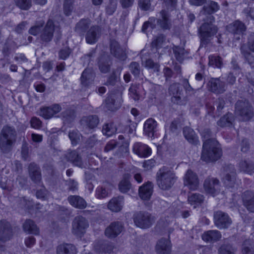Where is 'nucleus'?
I'll return each mask as SVG.
<instances>
[{
    "mask_svg": "<svg viewBox=\"0 0 254 254\" xmlns=\"http://www.w3.org/2000/svg\"><path fill=\"white\" fill-rule=\"evenodd\" d=\"M222 154L219 142L215 139H208L203 141L201 159L206 162L216 161Z\"/></svg>",
    "mask_w": 254,
    "mask_h": 254,
    "instance_id": "f257e3e1",
    "label": "nucleus"
},
{
    "mask_svg": "<svg viewBox=\"0 0 254 254\" xmlns=\"http://www.w3.org/2000/svg\"><path fill=\"white\" fill-rule=\"evenodd\" d=\"M17 132L13 127L6 125L0 132V149L3 153L10 151L16 139Z\"/></svg>",
    "mask_w": 254,
    "mask_h": 254,
    "instance_id": "f03ea898",
    "label": "nucleus"
},
{
    "mask_svg": "<svg viewBox=\"0 0 254 254\" xmlns=\"http://www.w3.org/2000/svg\"><path fill=\"white\" fill-rule=\"evenodd\" d=\"M176 179L175 173L166 166L161 168L156 174L157 185L162 190L170 189L174 185Z\"/></svg>",
    "mask_w": 254,
    "mask_h": 254,
    "instance_id": "7ed1b4c3",
    "label": "nucleus"
},
{
    "mask_svg": "<svg viewBox=\"0 0 254 254\" xmlns=\"http://www.w3.org/2000/svg\"><path fill=\"white\" fill-rule=\"evenodd\" d=\"M203 21L204 23L199 29L201 45L207 44L210 40V38L218 31L217 27L213 24L214 22H209L206 18H203Z\"/></svg>",
    "mask_w": 254,
    "mask_h": 254,
    "instance_id": "20e7f679",
    "label": "nucleus"
},
{
    "mask_svg": "<svg viewBox=\"0 0 254 254\" xmlns=\"http://www.w3.org/2000/svg\"><path fill=\"white\" fill-rule=\"evenodd\" d=\"M133 220L137 227L141 229H147L155 222V218L148 212L138 211L133 214Z\"/></svg>",
    "mask_w": 254,
    "mask_h": 254,
    "instance_id": "39448f33",
    "label": "nucleus"
},
{
    "mask_svg": "<svg viewBox=\"0 0 254 254\" xmlns=\"http://www.w3.org/2000/svg\"><path fill=\"white\" fill-rule=\"evenodd\" d=\"M235 113L243 121L250 120L253 116L252 106L247 101H237L235 104Z\"/></svg>",
    "mask_w": 254,
    "mask_h": 254,
    "instance_id": "423d86ee",
    "label": "nucleus"
},
{
    "mask_svg": "<svg viewBox=\"0 0 254 254\" xmlns=\"http://www.w3.org/2000/svg\"><path fill=\"white\" fill-rule=\"evenodd\" d=\"M169 93L172 96L171 101L173 103L180 105L187 103V99L183 96L182 88L179 83L172 84L169 88Z\"/></svg>",
    "mask_w": 254,
    "mask_h": 254,
    "instance_id": "0eeeda50",
    "label": "nucleus"
},
{
    "mask_svg": "<svg viewBox=\"0 0 254 254\" xmlns=\"http://www.w3.org/2000/svg\"><path fill=\"white\" fill-rule=\"evenodd\" d=\"M205 3L200 12V14L205 16L204 18L206 20L214 22L215 18L212 14L220 9V5L217 2L211 0H206Z\"/></svg>",
    "mask_w": 254,
    "mask_h": 254,
    "instance_id": "6e6552de",
    "label": "nucleus"
},
{
    "mask_svg": "<svg viewBox=\"0 0 254 254\" xmlns=\"http://www.w3.org/2000/svg\"><path fill=\"white\" fill-rule=\"evenodd\" d=\"M184 184L190 190H194L197 189L199 182L197 175L191 170H188L184 177Z\"/></svg>",
    "mask_w": 254,
    "mask_h": 254,
    "instance_id": "1a4fd4ad",
    "label": "nucleus"
},
{
    "mask_svg": "<svg viewBox=\"0 0 254 254\" xmlns=\"http://www.w3.org/2000/svg\"><path fill=\"white\" fill-rule=\"evenodd\" d=\"M220 182L215 178L208 177L203 183V188L207 193L214 196L219 191Z\"/></svg>",
    "mask_w": 254,
    "mask_h": 254,
    "instance_id": "9d476101",
    "label": "nucleus"
},
{
    "mask_svg": "<svg viewBox=\"0 0 254 254\" xmlns=\"http://www.w3.org/2000/svg\"><path fill=\"white\" fill-rule=\"evenodd\" d=\"M88 226V221L84 217L77 216L72 222L73 233L77 236H80L85 233Z\"/></svg>",
    "mask_w": 254,
    "mask_h": 254,
    "instance_id": "9b49d317",
    "label": "nucleus"
},
{
    "mask_svg": "<svg viewBox=\"0 0 254 254\" xmlns=\"http://www.w3.org/2000/svg\"><path fill=\"white\" fill-rule=\"evenodd\" d=\"M215 225L219 229L228 228L232 223L228 214L221 211H218L214 214Z\"/></svg>",
    "mask_w": 254,
    "mask_h": 254,
    "instance_id": "f8f14e48",
    "label": "nucleus"
},
{
    "mask_svg": "<svg viewBox=\"0 0 254 254\" xmlns=\"http://www.w3.org/2000/svg\"><path fill=\"white\" fill-rule=\"evenodd\" d=\"M55 26L54 21L49 19L43 27L40 38L43 42L48 43L52 41L55 31Z\"/></svg>",
    "mask_w": 254,
    "mask_h": 254,
    "instance_id": "ddd939ff",
    "label": "nucleus"
},
{
    "mask_svg": "<svg viewBox=\"0 0 254 254\" xmlns=\"http://www.w3.org/2000/svg\"><path fill=\"white\" fill-rule=\"evenodd\" d=\"M226 174L223 182L227 187H234L236 182V173L234 165H228L225 169Z\"/></svg>",
    "mask_w": 254,
    "mask_h": 254,
    "instance_id": "4468645a",
    "label": "nucleus"
},
{
    "mask_svg": "<svg viewBox=\"0 0 254 254\" xmlns=\"http://www.w3.org/2000/svg\"><path fill=\"white\" fill-rule=\"evenodd\" d=\"M124 224L120 221H115L106 229L105 231V235L109 238H116L123 231Z\"/></svg>",
    "mask_w": 254,
    "mask_h": 254,
    "instance_id": "2eb2a0df",
    "label": "nucleus"
},
{
    "mask_svg": "<svg viewBox=\"0 0 254 254\" xmlns=\"http://www.w3.org/2000/svg\"><path fill=\"white\" fill-rule=\"evenodd\" d=\"M209 89L211 92L220 94L224 93L226 90L227 85L219 78H211L208 82Z\"/></svg>",
    "mask_w": 254,
    "mask_h": 254,
    "instance_id": "dca6fc26",
    "label": "nucleus"
},
{
    "mask_svg": "<svg viewBox=\"0 0 254 254\" xmlns=\"http://www.w3.org/2000/svg\"><path fill=\"white\" fill-rule=\"evenodd\" d=\"M160 17L157 19L158 26L164 30H169L172 27V22L170 15L166 9H162L160 11Z\"/></svg>",
    "mask_w": 254,
    "mask_h": 254,
    "instance_id": "f3484780",
    "label": "nucleus"
},
{
    "mask_svg": "<svg viewBox=\"0 0 254 254\" xmlns=\"http://www.w3.org/2000/svg\"><path fill=\"white\" fill-rule=\"evenodd\" d=\"M101 35V28L97 25L92 26L87 31L85 35L86 41L89 44H95L97 42Z\"/></svg>",
    "mask_w": 254,
    "mask_h": 254,
    "instance_id": "a211bd4d",
    "label": "nucleus"
},
{
    "mask_svg": "<svg viewBox=\"0 0 254 254\" xmlns=\"http://www.w3.org/2000/svg\"><path fill=\"white\" fill-rule=\"evenodd\" d=\"M62 108L59 104H55L51 107H44L40 108L39 115L46 119L53 117L61 111Z\"/></svg>",
    "mask_w": 254,
    "mask_h": 254,
    "instance_id": "6ab92c4d",
    "label": "nucleus"
},
{
    "mask_svg": "<svg viewBox=\"0 0 254 254\" xmlns=\"http://www.w3.org/2000/svg\"><path fill=\"white\" fill-rule=\"evenodd\" d=\"M110 51L114 57L121 61H124L127 58L125 51L121 47L119 43L114 40L111 41Z\"/></svg>",
    "mask_w": 254,
    "mask_h": 254,
    "instance_id": "aec40b11",
    "label": "nucleus"
},
{
    "mask_svg": "<svg viewBox=\"0 0 254 254\" xmlns=\"http://www.w3.org/2000/svg\"><path fill=\"white\" fill-rule=\"evenodd\" d=\"M171 249V241L165 238L159 240L155 246L156 251L158 254H170Z\"/></svg>",
    "mask_w": 254,
    "mask_h": 254,
    "instance_id": "412c9836",
    "label": "nucleus"
},
{
    "mask_svg": "<svg viewBox=\"0 0 254 254\" xmlns=\"http://www.w3.org/2000/svg\"><path fill=\"white\" fill-rule=\"evenodd\" d=\"M12 235L10 224L5 221H0V241L3 242L9 240Z\"/></svg>",
    "mask_w": 254,
    "mask_h": 254,
    "instance_id": "4be33fe9",
    "label": "nucleus"
},
{
    "mask_svg": "<svg viewBox=\"0 0 254 254\" xmlns=\"http://www.w3.org/2000/svg\"><path fill=\"white\" fill-rule=\"evenodd\" d=\"M242 197L244 206L249 211L254 212V191H245Z\"/></svg>",
    "mask_w": 254,
    "mask_h": 254,
    "instance_id": "5701e85b",
    "label": "nucleus"
},
{
    "mask_svg": "<svg viewBox=\"0 0 254 254\" xmlns=\"http://www.w3.org/2000/svg\"><path fill=\"white\" fill-rule=\"evenodd\" d=\"M157 123L154 119L152 118L147 119L144 124V133L148 137L153 138L155 133L157 131Z\"/></svg>",
    "mask_w": 254,
    "mask_h": 254,
    "instance_id": "b1692460",
    "label": "nucleus"
},
{
    "mask_svg": "<svg viewBox=\"0 0 254 254\" xmlns=\"http://www.w3.org/2000/svg\"><path fill=\"white\" fill-rule=\"evenodd\" d=\"M29 174L32 181L40 185L41 183V173L40 167L35 163H31L29 165Z\"/></svg>",
    "mask_w": 254,
    "mask_h": 254,
    "instance_id": "393cba45",
    "label": "nucleus"
},
{
    "mask_svg": "<svg viewBox=\"0 0 254 254\" xmlns=\"http://www.w3.org/2000/svg\"><path fill=\"white\" fill-rule=\"evenodd\" d=\"M133 151L138 156L143 158L147 157L151 153V148L147 145L141 142L134 143Z\"/></svg>",
    "mask_w": 254,
    "mask_h": 254,
    "instance_id": "a878e982",
    "label": "nucleus"
},
{
    "mask_svg": "<svg viewBox=\"0 0 254 254\" xmlns=\"http://www.w3.org/2000/svg\"><path fill=\"white\" fill-rule=\"evenodd\" d=\"M227 30L234 34L242 35L246 31V27L244 23L240 20H236L227 26Z\"/></svg>",
    "mask_w": 254,
    "mask_h": 254,
    "instance_id": "bb28decb",
    "label": "nucleus"
},
{
    "mask_svg": "<svg viewBox=\"0 0 254 254\" xmlns=\"http://www.w3.org/2000/svg\"><path fill=\"white\" fill-rule=\"evenodd\" d=\"M124 198L123 196L113 197L109 201L108 208L113 212H118L120 211L124 205Z\"/></svg>",
    "mask_w": 254,
    "mask_h": 254,
    "instance_id": "cd10ccee",
    "label": "nucleus"
},
{
    "mask_svg": "<svg viewBox=\"0 0 254 254\" xmlns=\"http://www.w3.org/2000/svg\"><path fill=\"white\" fill-rule=\"evenodd\" d=\"M67 201L72 206L77 209H83L87 206L85 199L79 195H69L67 197Z\"/></svg>",
    "mask_w": 254,
    "mask_h": 254,
    "instance_id": "c85d7f7f",
    "label": "nucleus"
},
{
    "mask_svg": "<svg viewBox=\"0 0 254 254\" xmlns=\"http://www.w3.org/2000/svg\"><path fill=\"white\" fill-rule=\"evenodd\" d=\"M66 157L68 161L72 163L73 165L81 168L84 167L81 157L77 151H69L67 152Z\"/></svg>",
    "mask_w": 254,
    "mask_h": 254,
    "instance_id": "c756f323",
    "label": "nucleus"
},
{
    "mask_svg": "<svg viewBox=\"0 0 254 254\" xmlns=\"http://www.w3.org/2000/svg\"><path fill=\"white\" fill-rule=\"evenodd\" d=\"M235 117L231 113H227L217 121V124L221 127H232L234 126Z\"/></svg>",
    "mask_w": 254,
    "mask_h": 254,
    "instance_id": "7c9ffc66",
    "label": "nucleus"
},
{
    "mask_svg": "<svg viewBox=\"0 0 254 254\" xmlns=\"http://www.w3.org/2000/svg\"><path fill=\"white\" fill-rule=\"evenodd\" d=\"M153 185L148 183L141 186L139 189V195L143 200H149L152 194Z\"/></svg>",
    "mask_w": 254,
    "mask_h": 254,
    "instance_id": "2f4dec72",
    "label": "nucleus"
},
{
    "mask_svg": "<svg viewBox=\"0 0 254 254\" xmlns=\"http://www.w3.org/2000/svg\"><path fill=\"white\" fill-rule=\"evenodd\" d=\"M120 97L119 94H111L105 100V108L109 111H114L117 110L119 105L117 101Z\"/></svg>",
    "mask_w": 254,
    "mask_h": 254,
    "instance_id": "473e14b6",
    "label": "nucleus"
},
{
    "mask_svg": "<svg viewBox=\"0 0 254 254\" xmlns=\"http://www.w3.org/2000/svg\"><path fill=\"white\" fill-rule=\"evenodd\" d=\"M95 75L92 70L89 68L85 69L81 74L80 77L81 84L85 87L91 84L94 79Z\"/></svg>",
    "mask_w": 254,
    "mask_h": 254,
    "instance_id": "72a5a7b5",
    "label": "nucleus"
},
{
    "mask_svg": "<svg viewBox=\"0 0 254 254\" xmlns=\"http://www.w3.org/2000/svg\"><path fill=\"white\" fill-rule=\"evenodd\" d=\"M77 252L75 246L71 244L64 243L57 248V254H76Z\"/></svg>",
    "mask_w": 254,
    "mask_h": 254,
    "instance_id": "f704fd0d",
    "label": "nucleus"
},
{
    "mask_svg": "<svg viewBox=\"0 0 254 254\" xmlns=\"http://www.w3.org/2000/svg\"><path fill=\"white\" fill-rule=\"evenodd\" d=\"M113 245L106 241H99L94 245V249L98 253H109L113 249Z\"/></svg>",
    "mask_w": 254,
    "mask_h": 254,
    "instance_id": "c9c22d12",
    "label": "nucleus"
},
{
    "mask_svg": "<svg viewBox=\"0 0 254 254\" xmlns=\"http://www.w3.org/2000/svg\"><path fill=\"white\" fill-rule=\"evenodd\" d=\"M221 238V234L218 230H209L205 232L202 235V239L206 242L213 243Z\"/></svg>",
    "mask_w": 254,
    "mask_h": 254,
    "instance_id": "e433bc0d",
    "label": "nucleus"
},
{
    "mask_svg": "<svg viewBox=\"0 0 254 254\" xmlns=\"http://www.w3.org/2000/svg\"><path fill=\"white\" fill-rule=\"evenodd\" d=\"M183 134L185 138L191 144L197 145L199 144L197 136L194 130L191 128L186 127L183 128Z\"/></svg>",
    "mask_w": 254,
    "mask_h": 254,
    "instance_id": "4c0bfd02",
    "label": "nucleus"
},
{
    "mask_svg": "<svg viewBox=\"0 0 254 254\" xmlns=\"http://www.w3.org/2000/svg\"><path fill=\"white\" fill-rule=\"evenodd\" d=\"M81 124L87 127L93 129L96 127L99 124V119L96 115L83 117L81 120Z\"/></svg>",
    "mask_w": 254,
    "mask_h": 254,
    "instance_id": "58836bf2",
    "label": "nucleus"
},
{
    "mask_svg": "<svg viewBox=\"0 0 254 254\" xmlns=\"http://www.w3.org/2000/svg\"><path fill=\"white\" fill-rule=\"evenodd\" d=\"M238 169L240 172L252 175L254 173V163L249 160H241L238 164Z\"/></svg>",
    "mask_w": 254,
    "mask_h": 254,
    "instance_id": "ea45409f",
    "label": "nucleus"
},
{
    "mask_svg": "<svg viewBox=\"0 0 254 254\" xmlns=\"http://www.w3.org/2000/svg\"><path fill=\"white\" fill-rule=\"evenodd\" d=\"M61 117L64 124H70L75 119V112L73 109L68 108L61 113Z\"/></svg>",
    "mask_w": 254,
    "mask_h": 254,
    "instance_id": "a19ab883",
    "label": "nucleus"
},
{
    "mask_svg": "<svg viewBox=\"0 0 254 254\" xmlns=\"http://www.w3.org/2000/svg\"><path fill=\"white\" fill-rule=\"evenodd\" d=\"M23 229L24 232L29 234L38 235L39 233V229L34 222L31 219H27L23 224Z\"/></svg>",
    "mask_w": 254,
    "mask_h": 254,
    "instance_id": "79ce46f5",
    "label": "nucleus"
},
{
    "mask_svg": "<svg viewBox=\"0 0 254 254\" xmlns=\"http://www.w3.org/2000/svg\"><path fill=\"white\" fill-rule=\"evenodd\" d=\"M204 198L203 195L199 193H190L188 195V200L190 204L193 205L195 208L203 202Z\"/></svg>",
    "mask_w": 254,
    "mask_h": 254,
    "instance_id": "37998d69",
    "label": "nucleus"
},
{
    "mask_svg": "<svg viewBox=\"0 0 254 254\" xmlns=\"http://www.w3.org/2000/svg\"><path fill=\"white\" fill-rule=\"evenodd\" d=\"M89 25L90 22L89 20L81 19L76 24L75 30L80 36H83L88 29Z\"/></svg>",
    "mask_w": 254,
    "mask_h": 254,
    "instance_id": "c03bdc74",
    "label": "nucleus"
},
{
    "mask_svg": "<svg viewBox=\"0 0 254 254\" xmlns=\"http://www.w3.org/2000/svg\"><path fill=\"white\" fill-rule=\"evenodd\" d=\"M108 58L102 56L99 60L98 66L100 71L103 73H107L110 69V64Z\"/></svg>",
    "mask_w": 254,
    "mask_h": 254,
    "instance_id": "a18cd8bd",
    "label": "nucleus"
},
{
    "mask_svg": "<svg viewBox=\"0 0 254 254\" xmlns=\"http://www.w3.org/2000/svg\"><path fill=\"white\" fill-rule=\"evenodd\" d=\"M131 184L129 181V175H125L119 184V189L123 193L127 192L130 189Z\"/></svg>",
    "mask_w": 254,
    "mask_h": 254,
    "instance_id": "49530a36",
    "label": "nucleus"
},
{
    "mask_svg": "<svg viewBox=\"0 0 254 254\" xmlns=\"http://www.w3.org/2000/svg\"><path fill=\"white\" fill-rule=\"evenodd\" d=\"M45 22L43 20L36 21L33 26L29 30V33L33 36H36L39 34H41V32L44 27Z\"/></svg>",
    "mask_w": 254,
    "mask_h": 254,
    "instance_id": "de8ad7c7",
    "label": "nucleus"
},
{
    "mask_svg": "<svg viewBox=\"0 0 254 254\" xmlns=\"http://www.w3.org/2000/svg\"><path fill=\"white\" fill-rule=\"evenodd\" d=\"M117 130L116 126L113 123L105 124L102 127L103 133L108 136H110L115 133Z\"/></svg>",
    "mask_w": 254,
    "mask_h": 254,
    "instance_id": "09e8293b",
    "label": "nucleus"
},
{
    "mask_svg": "<svg viewBox=\"0 0 254 254\" xmlns=\"http://www.w3.org/2000/svg\"><path fill=\"white\" fill-rule=\"evenodd\" d=\"M82 135L76 129L70 131L68 133V137L72 145H76L80 141Z\"/></svg>",
    "mask_w": 254,
    "mask_h": 254,
    "instance_id": "8fccbe9b",
    "label": "nucleus"
},
{
    "mask_svg": "<svg viewBox=\"0 0 254 254\" xmlns=\"http://www.w3.org/2000/svg\"><path fill=\"white\" fill-rule=\"evenodd\" d=\"M163 9L167 11H173L175 10L177 5L178 0H162Z\"/></svg>",
    "mask_w": 254,
    "mask_h": 254,
    "instance_id": "3c124183",
    "label": "nucleus"
},
{
    "mask_svg": "<svg viewBox=\"0 0 254 254\" xmlns=\"http://www.w3.org/2000/svg\"><path fill=\"white\" fill-rule=\"evenodd\" d=\"M173 50L177 60L182 62L186 54L185 49L179 46H174Z\"/></svg>",
    "mask_w": 254,
    "mask_h": 254,
    "instance_id": "603ef678",
    "label": "nucleus"
},
{
    "mask_svg": "<svg viewBox=\"0 0 254 254\" xmlns=\"http://www.w3.org/2000/svg\"><path fill=\"white\" fill-rule=\"evenodd\" d=\"M223 64L222 58L218 56H210L209 57V65L218 68H220Z\"/></svg>",
    "mask_w": 254,
    "mask_h": 254,
    "instance_id": "864d4df0",
    "label": "nucleus"
},
{
    "mask_svg": "<svg viewBox=\"0 0 254 254\" xmlns=\"http://www.w3.org/2000/svg\"><path fill=\"white\" fill-rule=\"evenodd\" d=\"M241 52L249 64H251L254 63V56L246 49L245 45L241 46Z\"/></svg>",
    "mask_w": 254,
    "mask_h": 254,
    "instance_id": "5fc2aeb1",
    "label": "nucleus"
},
{
    "mask_svg": "<svg viewBox=\"0 0 254 254\" xmlns=\"http://www.w3.org/2000/svg\"><path fill=\"white\" fill-rule=\"evenodd\" d=\"M128 67L131 73L134 76H139L141 72V68L138 63L136 62H132L129 64Z\"/></svg>",
    "mask_w": 254,
    "mask_h": 254,
    "instance_id": "6e6d98bb",
    "label": "nucleus"
},
{
    "mask_svg": "<svg viewBox=\"0 0 254 254\" xmlns=\"http://www.w3.org/2000/svg\"><path fill=\"white\" fill-rule=\"evenodd\" d=\"M109 191L105 187L99 186L96 190L95 196L97 198L102 199L108 195Z\"/></svg>",
    "mask_w": 254,
    "mask_h": 254,
    "instance_id": "4d7b16f0",
    "label": "nucleus"
},
{
    "mask_svg": "<svg viewBox=\"0 0 254 254\" xmlns=\"http://www.w3.org/2000/svg\"><path fill=\"white\" fill-rule=\"evenodd\" d=\"M15 4L20 9L28 10L31 6V0H14Z\"/></svg>",
    "mask_w": 254,
    "mask_h": 254,
    "instance_id": "13d9d810",
    "label": "nucleus"
},
{
    "mask_svg": "<svg viewBox=\"0 0 254 254\" xmlns=\"http://www.w3.org/2000/svg\"><path fill=\"white\" fill-rule=\"evenodd\" d=\"M138 86L136 85H131L129 88V94L134 101L139 100L140 95L138 91Z\"/></svg>",
    "mask_w": 254,
    "mask_h": 254,
    "instance_id": "bf43d9fd",
    "label": "nucleus"
},
{
    "mask_svg": "<svg viewBox=\"0 0 254 254\" xmlns=\"http://www.w3.org/2000/svg\"><path fill=\"white\" fill-rule=\"evenodd\" d=\"M145 67L148 69H152L153 72H157L159 71V64L154 62L151 59H148L145 63Z\"/></svg>",
    "mask_w": 254,
    "mask_h": 254,
    "instance_id": "052dcab7",
    "label": "nucleus"
},
{
    "mask_svg": "<svg viewBox=\"0 0 254 254\" xmlns=\"http://www.w3.org/2000/svg\"><path fill=\"white\" fill-rule=\"evenodd\" d=\"M219 254H235L234 249L229 244H224L221 246L219 249Z\"/></svg>",
    "mask_w": 254,
    "mask_h": 254,
    "instance_id": "680f3d73",
    "label": "nucleus"
},
{
    "mask_svg": "<svg viewBox=\"0 0 254 254\" xmlns=\"http://www.w3.org/2000/svg\"><path fill=\"white\" fill-rule=\"evenodd\" d=\"M243 254H254V249L250 243V241L244 242L242 248Z\"/></svg>",
    "mask_w": 254,
    "mask_h": 254,
    "instance_id": "e2e57ef3",
    "label": "nucleus"
},
{
    "mask_svg": "<svg viewBox=\"0 0 254 254\" xmlns=\"http://www.w3.org/2000/svg\"><path fill=\"white\" fill-rule=\"evenodd\" d=\"M33 202L27 200L25 197L19 199V206L23 209L31 210L33 208Z\"/></svg>",
    "mask_w": 254,
    "mask_h": 254,
    "instance_id": "0e129e2a",
    "label": "nucleus"
},
{
    "mask_svg": "<svg viewBox=\"0 0 254 254\" xmlns=\"http://www.w3.org/2000/svg\"><path fill=\"white\" fill-rule=\"evenodd\" d=\"M74 0H64V10L65 15H69L73 9Z\"/></svg>",
    "mask_w": 254,
    "mask_h": 254,
    "instance_id": "69168bd1",
    "label": "nucleus"
},
{
    "mask_svg": "<svg viewBox=\"0 0 254 254\" xmlns=\"http://www.w3.org/2000/svg\"><path fill=\"white\" fill-rule=\"evenodd\" d=\"M156 18L155 17H150L147 21L144 23L142 27V31L144 33L146 32V29L150 27L151 29H154L156 27L155 24Z\"/></svg>",
    "mask_w": 254,
    "mask_h": 254,
    "instance_id": "338daca9",
    "label": "nucleus"
},
{
    "mask_svg": "<svg viewBox=\"0 0 254 254\" xmlns=\"http://www.w3.org/2000/svg\"><path fill=\"white\" fill-rule=\"evenodd\" d=\"M118 77L115 71H113L110 75L108 77L105 85L107 86H114L118 81Z\"/></svg>",
    "mask_w": 254,
    "mask_h": 254,
    "instance_id": "774afa93",
    "label": "nucleus"
}]
</instances>
